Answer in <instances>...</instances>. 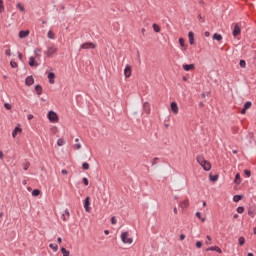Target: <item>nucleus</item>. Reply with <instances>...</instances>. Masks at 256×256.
Returning a JSON list of instances; mask_svg holds the SVG:
<instances>
[{
	"label": "nucleus",
	"mask_w": 256,
	"mask_h": 256,
	"mask_svg": "<svg viewBox=\"0 0 256 256\" xmlns=\"http://www.w3.org/2000/svg\"><path fill=\"white\" fill-rule=\"evenodd\" d=\"M196 247H197V249H201V247H203V243L201 241H197Z\"/></svg>",
	"instance_id": "43"
},
{
	"label": "nucleus",
	"mask_w": 256,
	"mask_h": 256,
	"mask_svg": "<svg viewBox=\"0 0 256 256\" xmlns=\"http://www.w3.org/2000/svg\"><path fill=\"white\" fill-rule=\"evenodd\" d=\"M3 11H5V6L3 5V3L0 4V13H3Z\"/></svg>",
	"instance_id": "48"
},
{
	"label": "nucleus",
	"mask_w": 256,
	"mask_h": 256,
	"mask_svg": "<svg viewBox=\"0 0 256 256\" xmlns=\"http://www.w3.org/2000/svg\"><path fill=\"white\" fill-rule=\"evenodd\" d=\"M213 39H214L215 41H223V36H222L221 34L215 33V34L213 35Z\"/></svg>",
	"instance_id": "21"
},
{
	"label": "nucleus",
	"mask_w": 256,
	"mask_h": 256,
	"mask_svg": "<svg viewBox=\"0 0 256 256\" xmlns=\"http://www.w3.org/2000/svg\"><path fill=\"white\" fill-rule=\"evenodd\" d=\"M82 169H84V171H89V163L84 162V163L82 164Z\"/></svg>",
	"instance_id": "35"
},
{
	"label": "nucleus",
	"mask_w": 256,
	"mask_h": 256,
	"mask_svg": "<svg viewBox=\"0 0 256 256\" xmlns=\"http://www.w3.org/2000/svg\"><path fill=\"white\" fill-rule=\"evenodd\" d=\"M188 39H189L190 45H195V33L190 31L188 33Z\"/></svg>",
	"instance_id": "10"
},
{
	"label": "nucleus",
	"mask_w": 256,
	"mask_h": 256,
	"mask_svg": "<svg viewBox=\"0 0 256 256\" xmlns=\"http://www.w3.org/2000/svg\"><path fill=\"white\" fill-rule=\"evenodd\" d=\"M73 148H74V149H77V150L81 149V143L75 144V145L73 146Z\"/></svg>",
	"instance_id": "47"
},
{
	"label": "nucleus",
	"mask_w": 256,
	"mask_h": 256,
	"mask_svg": "<svg viewBox=\"0 0 256 256\" xmlns=\"http://www.w3.org/2000/svg\"><path fill=\"white\" fill-rule=\"evenodd\" d=\"M248 256H254L253 253H248Z\"/></svg>",
	"instance_id": "64"
},
{
	"label": "nucleus",
	"mask_w": 256,
	"mask_h": 256,
	"mask_svg": "<svg viewBox=\"0 0 256 256\" xmlns=\"http://www.w3.org/2000/svg\"><path fill=\"white\" fill-rule=\"evenodd\" d=\"M232 35L233 37H237L238 35H241V28L239 27V24H235Z\"/></svg>",
	"instance_id": "7"
},
{
	"label": "nucleus",
	"mask_w": 256,
	"mask_h": 256,
	"mask_svg": "<svg viewBox=\"0 0 256 256\" xmlns=\"http://www.w3.org/2000/svg\"><path fill=\"white\" fill-rule=\"evenodd\" d=\"M4 158H5V154L3 153V151H0V159H1V161H3Z\"/></svg>",
	"instance_id": "51"
},
{
	"label": "nucleus",
	"mask_w": 256,
	"mask_h": 256,
	"mask_svg": "<svg viewBox=\"0 0 256 256\" xmlns=\"http://www.w3.org/2000/svg\"><path fill=\"white\" fill-rule=\"evenodd\" d=\"M159 158H154L153 159V161H152V165H157V160H158Z\"/></svg>",
	"instance_id": "53"
},
{
	"label": "nucleus",
	"mask_w": 256,
	"mask_h": 256,
	"mask_svg": "<svg viewBox=\"0 0 256 256\" xmlns=\"http://www.w3.org/2000/svg\"><path fill=\"white\" fill-rule=\"evenodd\" d=\"M29 30H21L19 32V38L20 39H27V37H29Z\"/></svg>",
	"instance_id": "8"
},
{
	"label": "nucleus",
	"mask_w": 256,
	"mask_h": 256,
	"mask_svg": "<svg viewBox=\"0 0 256 256\" xmlns=\"http://www.w3.org/2000/svg\"><path fill=\"white\" fill-rule=\"evenodd\" d=\"M50 249H52V251H54V253H57L59 246H57V244H50L49 245Z\"/></svg>",
	"instance_id": "28"
},
{
	"label": "nucleus",
	"mask_w": 256,
	"mask_h": 256,
	"mask_svg": "<svg viewBox=\"0 0 256 256\" xmlns=\"http://www.w3.org/2000/svg\"><path fill=\"white\" fill-rule=\"evenodd\" d=\"M204 35H205V37H209L210 33H209L208 31H206V32L204 33Z\"/></svg>",
	"instance_id": "59"
},
{
	"label": "nucleus",
	"mask_w": 256,
	"mask_h": 256,
	"mask_svg": "<svg viewBox=\"0 0 256 256\" xmlns=\"http://www.w3.org/2000/svg\"><path fill=\"white\" fill-rule=\"evenodd\" d=\"M120 239L122 243H125L126 245H131V243H133V238L129 237V232H122Z\"/></svg>",
	"instance_id": "2"
},
{
	"label": "nucleus",
	"mask_w": 256,
	"mask_h": 256,
	"mask_svg": "<svg viewBox=\"0 0 256 256\" xmlns=\"http://www.w3.org/2000/svg\"><path fill=\"white\" fill-rule=\"evenodd\" d=\"M111 223L112 225H117V218H115V216L111 218Z\"/></svg>",
	"instance_id": "44"
},
{
	"label": "nucleus",
	"mask_w": 256,
	"mask_h": 256,
	"mask_svg": "<svg viewBox=\"0 0 256 256\" xmlns=\"http://www.w3.org/2000/svg\"><path fill=\"white\" fill-rule=\"evenodd\" d=\"M35 91H37V95H41V93H43V88L41 87V85H36Z\"/></svg>",
	"instance_id": "25"
},
{
	"label": "nucleus",
	"mask_w": 256,
	"mask_h": 256,
	"mask_svg": "<svg viewBox=\"0 0 256 256\" xmlns=\"http://www.w3.org/2000/svg\"><path fill=\"white\" fill-rule=\"evenodd\" d=\"M185 239V234L180 235V241H183Z\"/></svg>",
	"instance_id": "58"
},
{
	"label": "nucleus",
	"mask_w": 256,
	"mask_h": 256,
	"mask_svg": "<svg viewBox=\"0 0 256 256\" xmlns=\"http://www.w3.org/2000/svg\"><path fill=\"white\" fill-rule=\"evenodd\" d=\"M48 119L51 123H57V121H59V116H57L55 111H50L48 112Z\"/></svg>",
	"instance_id": "3"
},
{
	"label": "nucleus",
	"mask_w": 256,
	"mask_h": 256,
	"mask_svg": "<svg viewBox=\"0 0 256 256\" xmlns=\"http://www.w3.org/2000/svg\"><path fill=\"white\" fill-rule=\"evenodd\" d=\"M61 253H62L63 256H69L70 255V252L65 248H61Z\"/></svg>",
	"instance_id": "33"
},
{
	"label": "nucleus",
	"mask_w": 256,
	"mask_h": 256,
	"mask_svg": "<svg viewBox=\"0 0 256 256\" xmlns=\"http://www.w3.org/2000/svg\"><path fill=\"white\" fill-rule=\"evenodd\" d=\"M174 213H175V215H177V213H178L177 212V207L174 208Z\"/></svg>",
	"instance_id": "63"
},
{
	"label": "nucleus",
	"mask_w": 256,
	"mask_h": 256,
	"mask_svg": "<svg viewBox=\"0 0 256 256\" xmlns=\"http://www.w3.org/2000/svg\"><path fill=\"white\" fill-rule=\"evenodd\" d=\"M23 131V129L19 128L18 126L14 128L13 132H12V137L15 139V137H17L18 133H21Z\"/></svg>",
	"instance_id": "18"
},
{
	"label": "nucleus",
	"mask_w": 256,
	"mask_h": 256,
	"mask_svg": "<svg viewBox=\"0 0 256 256\" xmlns=\"http://www.w3.org/2000/svg\"><path fill=\"white\" fill-rule=\"evenodd\" d=\"M206 251H216L217 253H223V251L221 250V248H219V246H212L206 249Z\"/></svg>",
	"instance_id": "15"
},
{
	"label": "nucleus",
	"mask_w": 256,
	"mask_h": 256,
	"mask_svg": "<svg viewBox=\"0 0 256 256\" xmlns=\"http://www.w3.org/2000/svg\"><path fill=\"white\" fill-rule=\"evenodd\" d=\"M179 44L180 47H184V49H187V46L185 45V39L179 38Z\"/></svg>",
	"instance_id": "31"
},
{
	"label": "nucleus",
	"mask_w": 256,
	"mask_h": 256,
	"mask_svg": "<svg viewBox=\"0 0 256 256\" xmlns=\"http://www.w3.org/2000/svg\"><path fill=\"white\" fill-rule=\"evenodd\" d=\"M18 59H19L20 61H23V54L19 53V54H18Z\"/></svg>",
	"instance_id": "54"
},
{
	"label": "nucleus",
	"mask_w": 256,
	"mask_h": 256,
	"mask_svg": "<svg viewBox=\"0 0 256 256\" xmlns=\"http://www.w3.org/2000/svg\"><path fill=\"white\" fill-rule=\"evenodd\" d=\"M61 173H62V175H69V171H67V170H65V169H63V170L61 171Z\"/></svg>",
	"instance_id": "52"
},
{
	"label": "nucleus",
	"mask_w": 256,
	"mask_h": 256,
	"mask_svg": "<svg viewBox=\"0 0 256 256\" xmlns=\"http://www.w3.org/2000/svg\"><path fill=\"white\" fill-rule=\"evenodd\" d=\"M57 145L58 147H63V145H65V140H63V138H59L57 140Z\"/></svg>",
	"instance_id": "30"
},
{
	"label": "nucleus",
	"mask_w": 256,
	"mask_h": 256,
	"mask_svg": "<svg viewBox=\"0 0 256 256\" xmlns=\"http://www.w3.org/2000/svg\"><path fill=\"white\" fill-rule=\"evenodd\" d=\"M143 109H144V112H145L147 115H149V113H151V106L149 105L148 102H145V103L143 104Z\"/></svg>",
	"instance_id": "14"
},
{
	"label": "nucleus",
	"mask_w": 256,
	"mask_h": 256,
	"mask_svg": "<svg viewBox=\"0 0 256 256\" xmlns=\"http://www.w3.org/2000/svg\"><path fill=\"white\" fill-rule=\"evenodd\" d=\"M41 195V190H39V189H34L33 191H32V196L33 197H39Z\"/></svg>",
	"instance_id": "24"
},
{
	"label": "nucleus",
	"mask_w": 256,
	"mask_h": 256,
	"mask_svg": "<svg viewBox=\"0 0 256 256\" xmlns=\"http://www.w3.org/2000/svg\"><path fill=\"white\" fill-rule=\"evenodd\" d=\"M201 97H202V99H205V97H206L205 93H202Z\"/></svg>",
	"instance_id": "62"
},
{
	"label": "nucleus",
	"mask_w": 256,
	"mask_h": 256,
	"mask_svg": "<svg viewBox=\"0 0 256 256\" xmlns=\"http://www.w3.org/2000/svg\"><path fill=\"white\" fill-rule=\"evenodd\" d=\"M57 53V47L50 46L48 47L47 51L45 52L46 57H51L52 55H55Z\"/></svg>",
	"instance_id": "5"
},
{
	"label": "nucleus",
	"mask_w": 256,
	"mask_h": 256,
	"mask_svg": "<svg viewBox=\"0 0 256 256\" xmlns=\"http://www.w3.org/2000/svg\"><path fill=\"white\" fill-rule=\"evenodd\" d=\"M97 47V44L93 42H85L84 44L80 45V50L81 49H95Z\"/></svg>",
	"instance_id": "4"
},
{
	"label": "nucleus",
	"mask_w": 256,
	"mask_h": 256,
	"mask_svg": "<svg viewBox=\"0 0 256 256\" xmlns=\"http://www.w3.org/2000/svg\"><path fill=\"white\" fill-rule=\"evenodd\" d=\"M245 211V208L243 207V206H239L238 208H237V213H243Z\"/></svg>",
	"instance_id": "39"
},
{
	"label": "nucleus",
	"mask_w": 256,
	"mask_h": 256,
	"mask_svg": "<svg viewBox=\"0 0 256 256\" xmlns=\"http://www.w3.org/2000/svg\"><path fill=\"white\" fill-rule=\"evenodd\" d=\"M82 181H83L84 185H86V186L89 185V180L87 178H83Z\"/></svg>",
	"instance_id": "49"
},
{
	"label": "nucleus",
	"mask_w": 256,
	"mask_h": 256,
	"mask_svg": "<svg viewBox=\"0 0 256 256\" xmlns=\"http://www.w3.org/2000/svg\"><path fill=\"white\" fill-rule=\"evenodd\" d=\"M4 107H5V109H7L8 111H11V109H12V106H11V104H9V103H5V104H4Z\"/></svg>",
	"instance_id": "41"
},
{
	"label": "nucleus",
	"mask_w": 256,
	"mask_h": 256,
	"mask_svg": "<svg viewBox=\"0 0 256 256\" xmlns=\"http://www.w3.org/2000/svg\"><path fill=\"white\" fill-rule=\"evenodd\" d=\"M63 214H64V215H67V217H69V215H70L69 210L66 209Z\"/></svg>",
	"instance_id": "56"
},
{
	"label": "nucleus",
	"mask_w": 256,
	"mask_h": 256,
	"mask_svg": "<svg viewBox=\"0 0 256 256\" xmlns=\"http://www.w3.org/2000/svg\"><path fill=\"white\" fill-rule=\"evenodd\" d=\"M5 55H7L8 57H11V49L10 48L5 50Z\"/></svg>",
	"instance_id": "46"
},
{
	"label": "nucleus",
	"mask_w": 256,
	"mask_h": 256,
	"mask_svg": "<svg viewBox=\"0 0 256 256\" xmlns=\"http://www.w3.org/2000/svg\"><path fill=\"white\" fill-rule=\"evenodd\" d=\"M124 75H125L126 79H129V77H131V66L126 65V67L124 69Z\"/></svg>",
	"instance_id": "11"
},
{
	"label": "nucleus",
	"mask_w": 256,
	"mask_h": 256,
	"mask_svg": "<svg viewBox=\"0 0 256 256\" xmlns=\"http://www.w3.org/2000/svg\"><path fill=\"white\" fill-rule=\"evenodd\" d=\"M181 209H187L189 207V200H184L180 203Z\"/></svg>",
	"instance_id": "20"
},
{
	"label": "nucleus",
	"mask_w": 256,
	"mask_h": 256,
	"mask_svg": "<svg viewBox=\"0 0 256 256\" xmlns=\"http://www.w3.org/2000/svg\"><path fill=\"white\" fill-rule=\"evenodd\" d=\"M57 241H58V243H62L63 239H62L61 237H59V238L57 239Z\"/></svg>",
	"instance_id": "60"
},
{
	"label": "nucleus",
	"mask_w": 256,
	"mask_h": 256,
	"mask_svg": "<svg viewBox=\"0 0 256 256\" xmlns=\"http://www.w3.org/2000/svg\"><path fill=\"white\" fill-rule=\"evenodd\" d=\"M29 65H30V67H37L39 64H37V62H35V57H33V56H31L30 58H29Z\"/></svg>",
	"instance_id": "19"
},
{
	"label": "nucleus",
	"mask_w": 256,
	"mask_h": 256,
	"mask_svg": "<svg viewBox=\"0 0 256 256\" xmlns=\"http://www.w3.org/2000/svg\"><path fill=\"white\" fill-rule=\"evenodd\" d=\"M10 65H11L12 69H17V67H19V65L17 64V62H15V61H13V60L10 62Z\"/></svg>",
	"instance_id": "36"
},
{
	"label": "nucleus",
	"mask_w": 256,
	"mask_h": 256,
	"mask_svg": "<svg viewBox=\"0 0 256 256\" xmlns=\"http://www.w3.org/2000/svg\"><path fill=\"white\" fill-rule=\"evenodd\" d=\"M239 65L240 67H242V69H245V67H247V63L245 62V60H240Z\"/></svg>",
	"instance_id": "38"
},
{
	"label": "nucleus",
	"mask_w": 256,
	"mask_h": 256,
	"mask_svg": "<svg viewBox=\"0 0 256 256\" xmlns=\"http://www.w3.org/2000/svg\"><path fill=\"white\" fill-rule=\"evenodd\" d=\"M91 205V198L86 197L84 200V209L86 213H90L91 212V207H89Z\"/></svg>",
	"instance_id": "6"
},
{
	"label": "nucleus",
	"mask_w": 256,
	"mask_h": 256,
	"mask_svg": "<svg viewBox=\"0 0 256 256\" xmlns=\"http://www.w3.org/2000/svg\"><path fill=\"white\" fill-rule=\"evenodd\" d=\"M34 53H35L36 59H40L41 58V54H39V53H41V49L40 48H36L34 50Z\"/></svg>",
	"instance_id": "26"
},
{
	"label": "nucleus",
	"mask_w": 256,
	"mask_h": 256,
	"mask_svg": "<svg viewBox=\"0 0 256 256\" xmlns=\"http://www.w3.org/2000/svg\"><path fill=\"white\" fill-rule=\"evenodd\" d=\"M207 241L205 242L206 245H211V236H206Z\"/></svg>",
	"instance_id": "45"
},
{
	"label": "nucleus",
	"mask_w": 256,
	"mask_h": 256,
	"mask_svg": "<svg viewBox=\"0 0 256 256\" xmlns=\"http://www.w3.org/2000/svg\"><path fill=\"white\" fill-rule=\"evenodd\" d=\"M16 9H19V11H21V13H25V6H23V4L18 3L16 5Z\"/></svg>",
	"instance_id": "23"
},
{
	"label": "nucleus",
	"mask_w": 256,
	"mask_h": 256,
	"mask_svg": "<svg viewBox=\"0 0 256 256\" xmlns=\"http://www.w3.org/2000/svg\"><path fill=\"white\" fill-rule=\"evenodd\" d=\"M183 69H184V71H191V70L195 69V64H185V65H183Z\"/></svg>",
	"instance_id": "17"
},
{
	"label": "nucleus",
	"mask_w": 256,
	"mask_h": 256,
	"mask_svg": "<svg viewBox=\"0 0 256 256\" xmlns=\"http://www.w3.org/2000/svg\"><path fill=\"white\" fill-rule=\"evenodd\" d=\"M48 79H49V83H50L51 85H53V84L55 83V73L50 72V73L48 74Z\"/></svg>",
	"instance_id": "16"
},
{
	"label": "nucleus",
	"mask_w": 256,
	"mask_h": 256,
	"mask_svg": "<svg viewBox=\"0 0 256 256\" xmlns=\"http://www.w3.org/2000/svg\"><path fill=\"white\" fill-rule=\"evenodd\" d=\"M244 173L247 177H251V171L245 170Z\"/></svg>",
	"instance_id": "50"
},
{
	"label": "nucleus",
	"mask_w": 256,
	"mask_h": 256,
	"mask_svg": "<svg viewBox=\"0 0 256 256\" xmlns=\"http://www.w3.org/2000/svg\"><path fill=\"white\" fill-rule=\"evenodd\" d=\"M170 107L172 109V112L177 115V113H179V106H177V104L175 102H172L170 104Z\"/></svg>",
	"instance_id": "13"
},
{
	"label": "nucleus",
	"mask_w": 256,
	"mask_h": 256,
	"mask_svg": "<svg viewBox=\"0 0 256 256\" xmlns=\"http://www.w3.org/2000/svg\"><path fill=\"white\" fill-rule=\"evenodd\" d=\"M152 27H153V30L155 31V33L161 32V27H159L158 24H153Z\"/></svg>",
	"instance_id": "29"
},
{
	"label": "nucleus",
	"mask_w": 256,
	"mask_h": 256,
	"mask_svg": "<svg viewBox=\"0 0 256 256\" xmlns=\"http://www.w3.org/2000/svg\"><path fill=\"white\" fill-rule=\"evenodd\" d=\"M63 221H67V218L65 217V214H62Z\"/></svg>",
	"instance_id": "61"
},
{
	"label": "nucleus",
	"mask_w": 256,
	"mask_h": 256,
	"mask_svg": "<svg viewBox=\"0 0 256 256\" xmlns=\"http://www.w3.org/2000/svg\"><path fill=\"white\" fill-rule=\"evenodd\" d=\"M238 241H239V245H245V237L243 236L239 237Z\"/></svg>",
	"instance_id": "37"
},
{
	"label": "nucleus",
	"mask_w": 256,
	"mask_h": 256,
	"mask_svg": "<svg viewBox=\"0 0 256 256\" xmlns=\"http://www.w3.org/2000/svg\"><path fill=\"white\" fill-rule=\"evenodd\" d=\"M234 183H236V185L241 183V175L239 173L236 174Z\"/></svg>",
	"instance_id": "22"
},
{
	"label": "nucleus",
	"mask_w": 256,
	"mask_h": 256,
	"mask_svg": "<svg viewBox=\"0 0 256 256\" xmlns=\"http://www.w3.org/2000/svg\"><path fill=\"white\" fill-rule=\"evenodd\" d=\"M218 179H219V175H211V174H210V181L215 182V181H217Z\"/></svg>",
	"instance_id": "34"
},
{
	"label": "nucleus",
	"mask_w": 256,
	"mask_h": 256,
	"mask_svg": "<svg viewBox=\"0 0 256 256\" xmlns=\"http://www.w3.org/2000/svg\"><path fill=\"white\" fill-rule=\"evenodd\" d=\"M29 167H30L29 162H26V163L23 164L24 171H27V169H29Z\"/></svg>",
	"instance_id": "40"
},
{
	"label": "nucleus",
	"mask_w": 256,
	"mask_h": 256,
	"mask_svg": "<svg viewBox=\"0 0 256 256\" xmlns=\"http://www.w3.org/2000/svg\"><path fill=\"white\" fill-rule=\"evenodd\" d=\"M33 83H35V79H33V76H28L25 80V84L28 87H31V85H33Z\"/></svg>",
	"instance_id": "12"
},
{
	"label": "nucleus",
	"mask_w": 256,
	"mask_h": 256,
	"mask_svg": "<svg viewBox=\"0 0 256 256\" xmlns=\"http://www.w3.org/2000/svg\"><path fill=\"white\" fill-rule=\"evenodd\" d=\"M241 199H243V196H241V195H235L233 197L234 203H239V201H241Z\"/></svg>",
	"instance_id": "27"
},
{
	"label": "nucleus",
	"mask_w": 256,
	"mask_h": 256,
	"mask_svg": "<svg viewBox=\"0 0 256 256\" xmlns=\"http://www.w3.org/2000/svg\"><path fill=\"white\" fill-rule=\"evenodd\" d=\"M27 119H28V121H31V119H33V114H29V115L27 116Z\"/></svg>",
	"instance_id": "55"
},
{
	"label": "nucleus",
	"mask_w": 256,
	"mask_h": 256,
	"mask_svg": "<svg viewBox=\"0 0 256 256\" xmlns=\"http://www.w3.org/2000/svg\"><path fill=\"white\" fill-rule=\"evenodd\" d=\"M248 215H249L250 217H255V212H254L252 209H249V210H248Z\"/></svg>",
	"instance_id": "42"
},
{
	"label": "nucleus",
	"mask_w": 256,
	"mask_h": 256,
	"mask_svg": "<svg viewBox=\"0 0 256 256\" xmlns=\"http://www.w3.org/2000/svg\"><path fill=\"white\" fill-rule=\"evenodd\" d=\"M197 163L202 166L204 171H211V163L209 161L205 160V157L202 155H199L196 157Z\"/></svg>",
	"instance_id": "1"
},
{
	"label": "nucleus",
	"mask_w": 256,
	"mask_h": 256,
	"mask_svg": "<svg viewBox=\"0 0 256 256\" xmlns=\"http://www.w3.org/2000/svg\"><path fill=\"white\" fill-rule=\"evenodd\" d=\"M251 101H248L244 104L243 109L241 110V114L245 115V113H247V109H251Z\"/></svg>",
	"instance_id": "9"
},
{
	"label": "nucleus",
	"mask_w": 256,
	"mask_h": 256,
	"mask_svg": "<svg viewBox=\"0 0 256 256\" xmlns=\"http://www.w3.org/2000/svg\"><path fill=\"white\" fill-rule=\"evenodd\" d=\"M196 217H197L198 219H201V212H197V213H196Z\"/></svg>",
	"instance_id": "57"
},
{
	"label": "nucleus",
	"mask_w": 256,
	"mask_h": 256,
	"mask_svg": "<svg viewBox=\"0 0 256 256\" xmlns=\"http://www.w3.org/2000/svg\"><path fill=\"white\" fill-rule=\"evenodd\" d=\"M47 37H48V39H55V33H53V31L49 30Z\"/></svg>",
	"instance_id": "32"
}]
</instances>
